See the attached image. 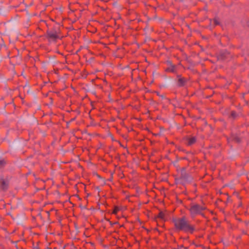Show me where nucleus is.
Listing matches in <instances>:
<instances>
[{
	"instance_id": "f257e3e1",
	"label": "nucleus",
	"mask_w": 249,
	"mask_h": 249,
	"mask_svg": "<svg viewBox=\"0 0 249 249\" xmlns=\"http://www.w3.org/2000/svg\"><path fill=\"white\" fill-rule=\"evenodd\" d=\"M174 223L176 228L178 230L190 232L194 231L193 226L185 217L174 220Z\"/></svg>"
},
{
	"instance_id": "f03ea898",
	"label": "nucleus",
	"mask_w": 249,
	"mask_h": 249,
	"mask_svg": "<svg viewBox=\"0 0 249 249\" xmlns=\"http://www.w3.org/2000/svg\"><path fill=\"white\" fill-rule=\"evenodd\" d=\"M205 209L206 208L204 206H201L196 204H193L190 208V211L191 215L194 216L197 214H200L201 211Z\"/></svg>"
},
{
	"instance_id": "7ed1b4c3",
	"label": "nucleus",
	"mask_w": 249,
	"mask_h": 249,
	"mask_svg": "<svg viewBox=\"0 0 249 249\" xmlns=\"http://www.w3.org/2000/svg\"><path fill=\"white\" fill-rule=\"evenodd\" d=\"M47 35L48 37L52 40H55L57 38H59L58 31L55 29L52 31H48Z\"/></svg>"
},
{
	"instance_id": "20e7f679",
	"label": "nucleus",
	"mask_w": 249,
	"mask_h": 249,
	"mask_svg": "<svg viewBox=\"0 0 249 249\" xmlns=\"http://www.w3.org/2000/svg\"><path fill=\"white\" fill-rule=\"evenodd\" d=\"M181 178L184 181L186 182H189L192 180V178L184 171H183L181 172Z\"/></svg>"
},
{
	"instance_id": "39448f33",
	"label": "nucleus",
	"mask_w": 249,
	"mask_h": 249,
	"mask_svg": "<svg viewBox=\"0 0 249 249\" xmlns=\"http://www.w3.org/2000/svg\"><path fill=\"white\" fill-rule=\"evenodd\" d=\"M196 141L195 137L188 138L187 139V144L188 145H191L195 143Z\"/></svg>"
},
{
	"instance_id": "423d86ee",
	"label": "nucleus",
	"mask_w": 249,
	"mask_h": 249,
	"mask_svg": "<svg viewBox=\"0 0 249 249\" xmlns=\"http://www.w3.org/2000/svg\"><path fill=\"white\" fill-rule=\"evenodd\" d=\"M8 184L7 183L4 181L3 179L1 178L0 179V187L4 190L7 188Z\"/></svg>"
},
{
	"instance_id": "0eeeda50",
	"label": "nucleus",
	"mask_w": 249,
	"mask_h": 249,
	"mask_svg": "<svg viewBox=\"0 0 249 249\" xmlns=\"http://www.w3.org/2000/svg\"><path fill=\"white\" fill-rule=\"evenodd\" d=\"M185 79L182 77L178 78V85L179 86H182L184 85L185 82Z\"/></svg>"
},
{
	"instance_id": "6e6552de",
	"label": "nucleus",
	"mask_w": 249,
	"mask_h": 249,
	"mask_svg": "<svg viewBox=\"0 0 249 249\" xmlns=\"http://www.w3.org/2000/svg\"><path fill=\"white\" fill-rule=\"evenodd\" d=\"M158 217L161 220H165V213L163 212H160Z\"/></svg>"
},
{
	"instance_id": "1a4fd4ad",
	"label": "nucleus",
	"mask_w": 249,
	"mask_h": 249,
	"mask_svg": "<svg viewBox=\"0 0 249 249\" xmlns=\"http://www.w3.org/2000/svg\"><path fill=\"white\" fill-rule=\"evenodd\" d=\"M219 24V22L218 21V20L217 19H214L213 21H211V25H213H213H218Z\"/></svg>"
},
{
	"instance_id": "9d476101",
	"label": "nucleus",
	"mask_w": 249,
	"mask_h": 249,
	"mask_svg": "<svg viewBox=\"0 0 249 249\" xmlns=\"http://www.w3.org/2000/svg\"><path fill=\"white\" fill-rule=\"evenodd\" d=\"M4 164V162L2 160H0V168L2 167Z\"/></svg>"
},
{
	"instance_id": "9b49d317",
	"label": "nucleus",
	"mask_w": 249,
	"mask_h": 249,
	"mask_svg": "<svg viewBox=\"0 0 249 249\" xmlns=\"http://www.w3.org/2000/svg\"><path fill=\"white\" fill-rule=\"evenodd\" d=\"M119 209L117 207H116L114 210H113V213H116L117 212L119 211Z\"/></svg>"
},
{
	"instance_id": "f8f14e48",
	"label": "nucleus",
	"mask_w": 249,
	"mask_h": 249,
	"mask_svg": "<svg viewBox=\"0 0 249 249\" xmlns=\"http://www.w3.org/2000/svg\"><path fill=\"white\" fill-rule=\"evenodd\" d=\"M170 71L172 72L174 71V66H172V68L170 69Z\"/></svg>"
},
{
	"instance_id": "ddd939ff",
	"label": "nucleus",
	"mask_w": 249,
	"mask_h": 249,
	"mask_svg": "<svg viewBox=\"0 0 249 249\" xmlns=\"http://www.w3.org/2000/svg\"><path fill=\"white\" fill-rule=\"evenodd\" d=\"M235 141H236L237 142H240V140L238 138L236 137L235 138Z\"/></svg>"
},
{
	"instance_id": "4468645a",
	"label": "nucleus",
	"mask_w": 249,
	"mask_h": 249,
	"mask_svg": "<svg viewBox=\"0 0 249 249\" xmlns=\"http://www.w3.org/2000/svg\"><path fill=\"white\" fill-rule=\"evenodd\" d=\"M231 115L233 116V117H234L235 116V113L234 112H232Z\"/></svg>"
}]
</instances>
